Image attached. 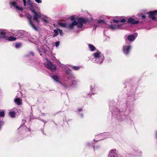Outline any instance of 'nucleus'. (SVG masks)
<instances>
[{
    "label": "nucleus",
    "instance_id": "nucleus-8",
    "mask_svg": "<svg viewBox=\"0 0 157 157\" xmlns=\"http://www.w3.org/2000/svg\"><path fill=\"white\" fill-rule=\"evenodd\" d=\"M78 22L76 21H74L71 23L67 24V28L69 29H73L75 26L77 25Z\"/></svg>",
    "mask_w": 157,
    "mask_h": 157
},
{
    "label": "nucleus",
    "instance_id": "nucleus-17",
    "mask_svg": "<svg viewBox=\"0 0 157 157\" xmlns=\"http://www.w3.org/2000/svg\"><path fill=\"white\" fill-rule=\"evenodd\" d=\"M10 41H14L16 40V37L10 36L9 37H7V39Z\"/></svg>",
    "mask_w": 157,
    "mask_h": 157
},
{
    "label": "nucleus",
    "instance_id": "nucleus-34",
    "mask_svg": "<svg viewBox=\"0 0 157 157\" xmlns=\"http://www.w3.org/2000/svg\"><path fill=\"white\" fill-rule=\"evenodd\" d=\"M77 111L78 112H80L82 111V108H79L77 109Z\"/></svg>",
    "mask_w": 157,
    "mask_h": 157
},
{
    "label": "nucleus",
    "instance_id": "nucleus-39",
    "mask_svg": "<svg viewBox=\"0 0 157 157\" xmlns=\"http://www.w3.org/2000/svg\"><path fill=\"white\" fill-rule=\"evenodd\" d=\"M30 53L31 55H32L33 56H34V52H30Z\"/></svg>",
    "mask_w": 157,
    "mask_h": 157
},
{
    "label": "nucleus",
    "instance_id": "nucleus-2",
    "mask_svg": "<svg viewBox=\"0 0 157 157\" xmlns=\"http://www.w3.org/2000/svg\"><path fill=\"white\" fill-rule=\"evenodd\" d=\"M113 22L114 23H116L118 24L120 22L124 23L125 22H127V21H126L125 19H123L121 20H114L113 21ZM122 25L123 24H117V25H115L114 26H113V25H109V28L114 30L120 28Z\"/></svg>",
    "mask_w": 157,
    "mask_h": 157
},
{
    "label": "nucleus",
    "instance_id": "nucleus-1",
    "mask_svg": "<svg viewBox=\"0 0 157 157\" xmlns=\"http://www.w3.org/2000/svg\"><path fill=\"white\" fill-rule=\"evenodd\" d=\"M31 10L34 13V16L32 18L31 15L29 14H28L27 18L29 20V24L30 26L32 27L34 30L37 31L38 29L33 23V21L36 23L38 24L40 23V21L39 19L41 17V14L40 13H37L34 9H31Z\"/></svg>",
    "mask_w": 157,
    "mask_h": 157
},
{
    "label": "nucleus",
    "instance_id": "nucleus-22",
    "mask_svg": "<svg viewBox=\"0 0 157 157\" xmlns=\"http://www.w3.org/2000/svg\"><path fill=\"white\" fill-rule=\"evenodd\" d=\"M10 4L13 6L14 7H15V6H16V5H17V3L15 1H13L12 2H10Z\"/></svg>",
    "mask_w": 157,
    "mask_h": 157
},
{
    "label": "nucleus",
    "instance_id": "nucleus-27",
    "mask_svg": "<svg viewBox=\"0 0 157 157\" xmlns=\"http://www.w3.org/2000/svg\"><path fill=\"white\" fill-rule=\"evenodd\" d=\"M59 44H60V42H59V41H57V42H56V43H55L56 46L57 47H58V46H59Z\"/></svg>",
    "mask_w": 157,
    "mask_h": 157
},
{
    "label": "nucleus",
    "instance_id": "nucleus-20",
    "mask_svg": "<svg viewBox=\"0 0 157 157\" xmlns=\"http://www.w3.org/2000/svg\"><path fill=\"white\" fill-rule=\"evenodd\" d=\"M59 25L62 27H65L67 28V23H60Z\"/></svg>",
    "mask_w": 157,
    "mask_h": 157
},
{
    "label": "nucleus",
    "instance_id": "nucleus-18",
    "mask_svg": "<svg viewBox=\"0 0 157 157\" xmlns=\"http://www.w3.org/2000/svg\"><path fill=\"white\" fill-rule=\"evenodd\" d=\"M27 4H28V5H30L29 8H30V10H31V9H33V3H32V2L30 0H29L28 1Z\"/></svg>",
    "mask_w": 157,
    "mask_h": 157
},
{
    "label": "nucleus",
    "instance_id": "nucleus-36",
    "mask_svg": "<svg viewBox=\"0 0 157 157\" xmlns=\"http://www.w3.org/2000/svg\"><path fill=\"white\" fill-rule=\"evenodd\" d=\"M59 32L60 34L61 35L62 34V33H63L62 30H60V29H59Z\"/></svg>",
    "mask_w": 157,
    "mask_h": 157
},
{
    "label": "nucleus",
    "instance_id": "nucleus-40",
    "mask_svg": "<svg viewBox=\"0 0 157 157\" xmlns=\"http://www.w3.org/2000/svg\"><path fill=\"white\" fill-rule=\"evenodd\" d=\"M40 55L41 56H42V54H40Z\"/></svg>",
    "mask_w": 157,
    "mask_h": 157
},
{
    "label": "nucleus",
    "instance_id": "nucleus-32",
    "mask_svg": "<svg viewBox=\"0 0 157 157\" xmlns=\"http://www.w3.org/2000/svg\"><path fill=\"white\" fill-rule=\"evenodd\" d=\"M24 5L25 6H26V0H23Z\"/></svg>",
    "mask_w": 157,
    "mask_h": 157
},
{
    "label": "nucleus",
    "instance_id": "nucleus-37",
    "mask_svg": "<svg viewBox=\"0 0 157 157\" xmlns=\"http://www.w3.org/2000/svg\"><path fill=\"white\" fill-rule=\"evenodd\" d=\"M103 61V59H102L101 60V61H98L97 62V63H99V64H101V63H102V61Z\"/></svg>",
    "mask_w": 157,
    "mask_h": 157
},
{
    "label": "nucleus",
    "instance_id": "nucleus-33",
    "mask_svg": "<svg viewBox=\"0 0 157 157\" xmlns=\"http://www.w3.org/2000/svg\"><path fill=\"white\" fill-rule=\"evenodd\" d=\"M35 1L38 3H41L42 2L41 0H35Z\"/></svg>",
    "mask_w": 157,
    "mask_h": 157
},
{
    "label": "nucleus",
    "instance_id": "nucleus-35",
    "mask_svg": "<svg viewBox=\"0 0 157 157\" xmlns=\"http://www.w3.org/2000/svg\"><path fill=\"white\" fill-rule=\"evenodd\" d=\"M42 19L43 20V21H44L46 23H48L49 21H48L47 20L45 19H43V18H42Z\"/></svg>",
    "mask_w": 157,
    "mask_h": 157
},
{
    "label": "nucleus",
    "instance_id": "nucleus-31",
    "mask_svg": "<svg viewBox=\"0 0 157 157\" xmlns=\"http://www.w3.org/2000/svg\"><path fill=\"white\" fill-rule=\"evenodd\" d=\"M16 112L18 113V115L19 114V113H21V110L20 109H16Z\"/></svg>",
    "mask_w": 157,
    "mask_h": 157
},
{
    "label": "nucleus",
    "instance_id": "nucleus-10",
    "mask_svg": "<svg viewBox=\"0 0 157 157\" xmlns=\"http://www.w3.org/2000/svg\"><path fill=\"white\" fill-rule=\"evenodd\" d=\"M14 102L17 105H20L22 104L21 99L19 98H15L14 99Z\"/></svg>",
    "mask_w": 157,
    "mask_h": 157
},
{
    "label": "nucleus",
    "instance_id": "nucleus-15",
    "mask_svg": "<svg viewBox=\"0 0 157 157\" xmlns=\"http://www.w3.org/2000/svg\"><path fill=\"white\" fill-rule=\"evenodd\" d=\"M52 78L56 82L59 83H61V82L59 81V77L57 76L56 75H53L52 77Z\"/></svg>",
    "mask_w": 157,
    "mask_h": 157
},
{
    "label": "nucleus",
    "instance_id": "nucleus-11",
    "mask_svg": "<svg viewBox=\"0 0 157 157\" xmlns=\"http://www.w3.org/2000/svg\"><path fill=\"white\" fill-rule=\"evenodd\" d=\"M101 54V53L100 52L98 51V52H95L93 54V56L94 57L97 59V58H99L100 57V56Z\"/></svg>",
    "mask_w": 157,
    "mask_h": 157
},
{
    "label": "nucleus",
    "instance_id": "nucleus-7",
    "mask_svg": "<svg viewBox=\"0 0 157 157\" xmlns=\"http://www.w3.org/2000/svg\"><path fill=\"white\" fill-rule=\"evenodd\" d=\"M131 49V46L130 45H125L123 46V51L126 55H128Z\"/></svg>",
    "mask_w": 157,
    "mask_h": 157
},
{
    "label": "nucleus",
    "instance_id": "nucleus-12",
    "mask_svg": "<svg viewBox=\"0 0 157 157\" xmlns=\"http://www.w3.org/2000/svg\"><path fill=\"white\" fill-rule=\"evenodd\" d=\"M6 33L3 32L2 30H0V37L1 38L7 39V37L6 36Z\"/></svg>",
    "mask_w": 157,
    "mask_h": 157
},
{
    "label": "nucleus",
    "instance_id": "nucleus-14",
    "mask_svg": "<svg viewBox=\"0 0 157 157\" xmlns=\"http://www.w3.org/2000/svg\"><path fill=\"white\" fill-rule=\"evenodd\" d=\"M88 45L91 51H94L95 50L96 48L93 45L89 44H88Z\"/></svg>",
    "mask_w": 157,
    "mask_h": 157
},
{
    "label": "nucleus",
    "instance_id": "nucleus-21",
    "mask_svg": "<svg viewBox=\"0 0 157 157\" xmlns=\"http://www.w3.org/2000/svg\"><path fill=\"white\" fill-rule=\"evenodd\" d=\"M80 68V67L79 66H73L72 67V69L76 71L79 70Z\"/></svg>",
    "mask_w": 157,
    "mask_h": 157
},
{
    "label": "nucleus",
    "instance_id": "nucleus-6",
    "mask_svg": "<svg viewBox=\"0 0 157 157\" xmlns=\"http://www.w3.org/2000/svg\"><path fill=\"white\" fill-rule=\"evenodd\" d=\"M147 14H149V17L151 18L153 20L155 21L156 20V18L155 16L157 15V10H155L153 11H150L148 12Z\"/></svg>",
    "mask_w": 157,
    "mask_h": 157
},
{
    "label": "nucleus",
    "instance_id": "nucleus-38",
    "mask_svg": "<svg viewBox=\"0 0 157 157\" xmlns=\"http://www.w3.org/2000/svg\"><path fill=\"white\" fill-rule=\"evenodd\" d=\"M141 17L143 19H145L146 18V16L145 15H142L141 16Z\"/></svg>",
    "mask_w": 157,
    "mask_h": 157
},
{
    "label": "nucleus",
    "instance_id": "nucleus-25",
    "mask_svg": "<svg viewBox=\"0 0 157 157\" xmlns=\"http://www.w3.org/2000/svg\"><path fill=\"white\" fill-rule=\"evenodd\" d=\"M95 86V85L94 83H92L91 84V85L90 86V88L91 89V90H92L93 89H94Z\"/></svg>",
    "mask_w": 157,
    "mask_h": 157
},
{
    "label": "nucleus",
    "instance_id": "nucleus-5",
    "mask_svg": "<svg viewBox=\"0 0 157 157\" xmlns=\"http://www.w3.org/2000/svg\"><path fill=\"white\" fill-rule=\"evenodd\" d=\"M45 67L51 71L56 70L57 65L51 62H48L45 64Z\"/></svg>",
    "mask_w": 157,
    "mask_h": 157
},
{
    "label": "nucleus",
    "instance_id": "nucleus-29",
    "mask_svg": "<svg viewBox=\"0 0 157 157\" xmlns=\"http://www.w3.org/2000/svg\"><path fill=\"white\" fill-rule=\"evenodd\" d=\"M98 23H104L105 24L106 23L104 21L102 20H100V19L98 21Z\"/></svg>",
    "mask_w": 157,
    "mask_h": 157
},
{
    "label": "nucleus",
    "instance_id": "nucleus-4",
    "mask_svg": "<svg viewBox=\"0 0 157 157\" xmlns=\"http://www.w3.org/2000/svg\"><path fill=\"white\" fill-rule=\"evenodd\" d=\"M88 22L87 20L85 19L84 18L80 17L78 19V24L77 25L78 28L81 29L82 28L83 25V24H86Z\"/></svg>",
    "mask_w": 157,
    "mask_h": 157
},
{
    "label": "nucleus",
    "instance_id": "nucleus-23",
    "mask_svg": "<svg viewBox=\"0 0 157 157\" xmlns=\"http://www.w3.org/2000/svg\"><path fill=\"white\" fill-rule=\"evenodd\" d=\"M15 8L17 9L20 11H22L23 10V8L22 7H20L17 6H15Z\"/></svg>",
    "mask_w": 157,
    "mask_h": 157
},
{
    "label": "nucleus",
    "instance_id": "nucleus-3",
    "mask_svg": "<svg viewBox=\"0 0 157 157\" xmlns=\"http://www.w3.org/2000/svg\"><path fill=\"white\" fill-rule=\"evenodd\" d=\"M136 36L133 34H130L125 36L124 38L126 43L128 44L134 41L136 39Z\"/></svg>",
    "mask_w": 157,
    "mask_h": 157
},
{
    "label": "nucleus",
    "instance_id": "nucleus-13",
    "mask_svg": "<svg viewBox=\"0 0 157 157\" xmlns=\"http://www.w3.org/2000/svg\"><path fill=\"white\" fill-rule=\"evenodd\" d=\"M116 151V149H113L111 150L109 153V156H110V157H112V156H115V155H116V154L115 152Z\"/></svg>",
    "mask_w": 157,
    "mask_h": 157
},
{
    "label": "nucleus",
    "instance_id": "nucleus-16",
    "mask_svg": "<svg viewBox=\"0 0 157 157\" xmlns=\"http://www.w3.org/2000/svg\"><path fill=\"white\" fill-rule=\"evenodd\" d=\"M16 113L14 112L10 111L9 112V115L11 117L13 118L15 117Z\"/></svg>",
    "mask_w": 157,
    "mask_h": 157
},
{
    "label": "nucleus",
    "instance_id": "nucleus-26",
    "mask_svg": "<svg viewBox=\"0 0 157 157\" xmlns=\"http://www.w3.org/2000/svg\"><path fill=\"white\" fill-rule=\"evenodd\" d=\"M4 124V122L2 121H0V129L1 128V127Z\"/></svg>",
    "mask_w": 157,
    "mask_h": 157
},
{
    "label": "nucleus",
    "instance_id": "nucleus-30",
    "mask_svg": "<svg viewBox=\"0 0 157 157\" xmlns=\"http://www.w3.org/2000/svg\"><path fill=\"white\" fill-rule=\"evenodd\" d=\"M20 46H21L20 44L19 43L17 44H15V47L17 48L20 47Z\"/></svg>",
    "mask_w": 157,
    "mask_h": 157
},
{
    "label": "nucleus",
    "instance_id": "nucleus-28",
    "mask_svg": "<svg viewBox=\"0 0 157 157\" xmlns=\"http://www.w3.org/2000/svg\"><path fill=\"white\" fill-rule=\"evenodd\" d=\"M71 21H74L75 20V17L74 16H72L71 17Z\"/></svg>",
    "mask_w": 157,
    "mask_h": 157
},
{
    "label": "nucleus",
    "instance_id": "nucleus-9",
    "mask_svg": "<svg viewBox=\"0 0 157 157\" xmlns=\"http://www.w3.org/2000/svg\"><path fill=\"white\" fill-rule=\"evenodd\" d=\"M140 21H135V19L132 17L129 18L128 19L127 23L131 24H137L139 23Z\"/></svg>",
    "mask_w": 157,
    "mask_h": 157
},
{
    "label": "nucleus",
    "instance_id": "nucleus-24",
    "mask_svg": "<svg viewBox=\"0 0 157 157\" xmlns=\"http://www.w3.org/2000/svg\"><path fill=\"white\" fill-rule=\"evenodd\" d=\"M5 116V113L4 111H2L0 112V117H3Z\"/></svg>",
    "mask_w": 157,
    "mask_h": 157
},
{
    "label": "nucleus",
    "instance_id": "nucleus-19",
    "mask_svg": "<svg viewBox=\"0 0 157 157\" xmlns=\"http://www.w3.org/2000/svg\"><path fill=\"white\" fill-rule=\"evenodd\" d=\"M54 31L55 33L53 35V36L55 37L56 36L59 34L58 31L56 29H54Z\"/></svg>",
    "mask_w": 157,
    "mask_h": 157
}]
</instances>
